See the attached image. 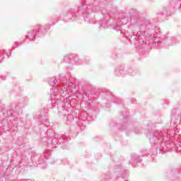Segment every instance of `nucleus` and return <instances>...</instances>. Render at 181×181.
<instances>
[{"label": "nucleus", "instance_id": "1", "mask_svg": "<svg viewBox=\"0 0 181 181\" xmlns=\"http://www.w3.org/2000/svg\"><path fill=\"white\" fill-rule=\"evenodd\" d=\"M165 132L156 131L149 136L152 148L159 151V152L163 151V148H165Z\"/></svg>", "mask_w": 181, "mask_h": 181}, {"label": "nucleus", "instance_id": "2", "mask_svg": "<svg viewBox=\"0 0 181 181\" xmlns=\"http://www.w3.org/2000/svg\"><path fill=\"white\" fill-rule=\"evenodd\" d=\"M98 11V8L97 6H93L88 4L81 5L78 9V13L81 15H89V13H92V12H97Z\"/></svg>", "mask_w": 181, "mask_h": 181}, {"label": "nucleus", "instance_id": "16", "mask_svg": "<svg viewBox=\"0 0 181 181\" xmlns=\"http://www.w3.org/2000/svg\"><path fill=\"white\" fill-rule=\"evenodd\" d=\"M2 80V75H0V81Z\"/></svg>", "mask_w": 181, "mask_h": 181}, {"label": "nucleus", "instance_id": "14", "mask_svg": "<svg viewBox=\"0 0 181 181\" xmlns=\"http://www.w3.org/2000/svg\"><path fill=\"white\" fill-rule=\"evenodd\" d=\"M6 54V56H8V57H9L11 54V50H9L8 52H7Z\"/></svg>", "mask_w": 181, "mask_h": 181}, {"label": "nucleus", "instance_id": "15", "mask_svg": "<svg viewBox=\"0 0 181 181\" xmlns=\"http://www.w3.org/2000/svg\"><path fill=\"white\" fill-rule=\"evenodd\" d=\"M113 29H115V30H117V31H118V30H120L119 29L115 28V27H114Z\"/></svg>", "mask_w": 181, "mask_h": 181}, {"label": "nucleus", "instance_id": "12", "mask_svg": "<svg viewBox=\"0 0 181 181\" xmlns=\"http://www.w3.org/2000/svg\"><path fill=\"white\" fill-rule=\"evenodd\" d=\"M19 46V45H18V42H16L15 45L13 46V49H16V47H18Z\"/></svg>", "mask_w": 181, "mask_h": 181}, {"label": "nucleus", "instance_id": "4", "mask_svg": "<svg viewBox=\"0 0 181 181\" xmlns=\"http://www.w3.org/2000/svg\"><path fill=\"white\" fill-rule=\"evenodd\" d=\"M37 33H39V28H35L33 33L32 31H29L28 33L27 37L28 39H32V40H35L37 36Z\"/></svg>", "mask_w": 181, "mask_h": 181}, {"label": "nucleus", "instance_id": "13", "mask_svg": "<svg viewBox=\"0 0 181 181\" xmlns=\"http://www.w3.org/2000/svg\"><path fill=\"white\" fill-rule=\"evenodd\" d=\"M176 113V110L174 109L172 110V116L173 117H175V114Z\"/></svg>", "mask_w": 181, "mask_h": 181}, {"label": "nucleus", "instance_id": "10", "mask_svg": "<svg viewBox=\"0 0 181 181\" xmlns=\"http://www.w3.org/2000/svg\"><path fill=\"white\" fill-rule=\"evenodd\" d=\"M176 43H177V40H176V38H175V37H173L170 40V45H176Z\"/></svg>", "mask_w": 181, "mask_h": 181}, {"label": "nucleus", "instance_id": "6", "mask_svg": "<svg viewBox=\"0 0 181 181\" xmlns=\"http://www.w3.org/2000/svg\"><path fill=\"white\" fill-rule=\"evenodd\" d=\"M100 29H107V28H108V21L102 20L100 21Z\"/></svg>", "mask_w": 181, "mask_h": 181}, {"label": "nucleus", "instance_id": "3", "mask_svg": "<svg viewBox=\"0 0 181 181\" xmlns=\"http://www.w3.org/2000/svg\"><path fill=\"white\" fill-rule=\"evenodd\" d=\"M66 59H70V61H65V63H76V64H81V59H78V57L76 56V57H69L66 56L64 57V60H66Z\"/></svg>", "mask_w": 181, "mask_h": 181}, {"label": "nucleus", "instance_id": "7", "mask_svg": "<svg viewBox=\"0 0 181 181\" xmlns=\"http://www.w3.org/2000/svg\"><path fill=\"white\" fill-rule=\"evenodd\" d=\"M76 11L74 9H71L69 11V13H67V17L69 18L70 20H71V17L76 16Z\"/></svg>", "mask_w": 181, "mask_h": 181}, {"label": "nucleus", "instance_id": "11", "mask_svg": "<svg viewBox=\"0 0 181 181\" xmlns=\"http://www.w3.org/2000/svg\"><path fill=\"white\" fill-rule=\"evenodd\" d=\"M55 80L56 79H54V78L51 79V81H49V83L50 84V86H56Z\"/></svg>", "mask_w": 181, "mask_h": 181}, {"label": "nucleus", "instance_id": "9", "mask_svg": "<svg viewBox=\"0 0 181 181\" xmlns=\"http://www.w3.org/2000/svg\"><path fill=\"white\" fill-rule=\"evenodd\" d=\"M5 54V51L4 49H0V63L4 62L5 57H4V54Z\"/></svg>", "mask_w": 181, "mask_h": 181}, {"label": "nucleus", "instance_id": "17", "mask_svg": "<svg viewBox=\"0 0 181 181\" xmlns=\"http://www.w3.org/2000/svg\"><path fill=\"white\" fill-rule=\"evenodd\" d=\"M56 82L57 83H60V80H57Z\"/></svg>", "mask_w": 181, "mask_h": 181}, {"label": "nucleus", "instance_id": "8", "mask_svg": "<svg viewBox=\"0 0 181 181\" xmlns=\"http://www.w3.org/2000/svg\"><path fill=\"white\" fill-rule=\"evenodd\" d=\"M66 84L71 87L73 84H76V78H70L69 81H66Z\"/></svg>", "mask_w": 181, "mask_h": 181}, {"label": "nucleus", "instance_id": "5", "mask_svg": "<svg viewBox=\"0 0 181 181\" xmlns=\"http://www.w3.org/2000/svg\"><path fill=\"white\" fill-rule=\"evenodd\" d=\"M139 162H141V158H139V156H138L136 154L132 156L130 163L132 165V166H136Z\"/></svg>", "mask_w": 181, "mask_h": 181}]
</instances>
